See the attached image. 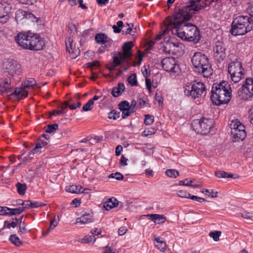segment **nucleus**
Listing matches in <instances>:
<instances>
[{"label":"nucleus","mask_w":253,"mask_h":253,"mask_svg":"<svg viewBox=\"0 0 253 253\" xmlns=\"http://www.w3.org/2000/svg\"><path fill=\"white\" fill-rule=\"evenodd\" d=\"M137 52H138V56H137L138 63L136 64L135 62H133V66H135L137 65H140L141 63L142 60H143V53L140 50H138Z\"/></svg>","instance_id":"51"},{"label":"nucleus","mask_w":253,"mask_h":253,"mask_svg":"<svg viewBox=\"0 0 253 253\" xmlns=\"http://www.w3.org/2000/svg\"><path fill=\"white\" fill-rule=\"evenodd\" d=\"M95 40L97 43L100 44H104L108 41V37L104 33L97 34L95 36Z\"/></svg>","instance_id":"25"},{"label":"nucleus","mask_w":253,"mask_h":253,"mask_svg":"<svg viewBox=\"0 0 253 253\" xmlns=\"http://www.w3.org/2000/svg\"><path fill=\"white\" fill-rule=\"evenodd\" d=\"M28 49L31 50H40L42 49L44 45V41L37 34H32L30 38Z\"/></svg>","instance_id":"15"},{"label":"nucleus","mask_w":253,"mask_h":253,"mask_svg":"<svg viewBox=\"0 0 253 253\" xmlns=\"http://www.w3.org/2000/svg\"><path fill=\"white\" fill-rule=\"evenodd\" d=\"M17 225V223L14 221H12L11 223H8V221L4 222V225L6 226L8 228L10 227L15 228Z\"/></svg>","instance_id":"59"},{"label":"nucleus","mask_w":253,"mask_h":253,"mask_svg":"<svg viewBox=\"0 0 253 253\" xmlns=\"http://www.w3.org/2000/svg\"><path fill=\"white\" fill-rule=\"evenodd\" d=\"M21 67L20 63L11 59L6 60L3 65L4 72L8 74L10 77H13L15 75H19L21 72Z\"/></svg>","instance_id":"11"},{"label":"nucleus","mask_w":253,"mask_h":253,"mask_svg":"<svg viewBox=\"0 0 253 253\" xmlns=\"http://www.w3.org/2000/svg\"><path fill=\"white\" fill-rule=\"evenodd\" d=\"M168 18H169V17H168L164 21L165 29L164 30H163V31L161 32H160L159 34L157 35L155 39L156 40V41H159V40H161L162 39L163 36L166 34L170 30L172 31L173 27L170 26V25H169V24L168 23V21H169Z\"/></svg>","instance_id":"22"},{"label":"nucleus","mask_w":253,"mask_h":253,"mask_svg":"<svg viewBox=\"0 0 253 253\" xmlns=\"http://www.w3.org/2000/svg\"><path fill=\"white\" fill-rule=\"evenodd\" d=\"M145 84L146 88L149 90V92H150L151 90V80L148 78H146L145 79Z\"/></svg>","instance_id":"58"},{"label":"nucleus","mask_w":253,"mask_h":253,"mask_svg":"<svg viewBox=\"0 0 253 253\" xmlns=\"http://www.w3.org/2000/svg\"><path fill=\"white\" fill-rule=\"evenodd\" d=\"M9 209V208L6 207H0V215H9V211L7 210Z\"/></svg>","instance_id":"56"},{"label":"nucleus","mask_w":253,"mask_h":253,"mask_svg":"<svg viewBox=\"0 0 253 253\" xmlns=\"http://www.w3.org/2000/svg\"><path fill=\"white\" fill-rule=\"evenodd\" d=\"M162 64L164 69L167 72L177 73L179 70V66L177 65L175 58L172 57L163 59L162 61Z\"/></svg>","instance_id":"13"},{"label":"nucleus","mask_w":253,"mask_h":253,"mask_svg":"<svg viewBox=\"0 0 253 253\" xmlns=\"http://www.w3.org/2000/svg\"><path fill=\"white\" fill-rule=\"evenodd\" d=\"M38 152V151H34V148L29 152V155L24 157L23 159V163L24 165H26L28 163L30 162L33 159V156L35 153Z\"/></svg>","instance_id":"36"},{"label":"nucleus","mask_w":253,"mask_h":253,"mask_svg":"<svg viewBox=\"0 0 253 253\" xmlns=\"http://www.w3.org/2000/svg\"><path fill=\"white\" fill-rule=\"evenodd\" d=\"M127 82L132 86H136L138 84L137 77L135 74L130 75L127 78Z\"/></svg>","instance_id":"38"},{"label":"nucleus","mask_w":253,"mask_h":253,"mask_svg":"<svg viewBox=\"0 0 253 253\" xmlns=\"http://www.w3.org/2000/svg\"><path fill=\"white\" fill-rule=\"evenodd\" d=\"M11 6L6 2H0V22L5 23L9 19Z\"/></svg>","instance_id":"18"},{"label":"nucleus","mask_w":253,"mask_h":253,"mask_svg":"<svg viewBox=\"0 0 253 253\" xmlns=\"http://www.w3.org/2000/svg\"><path fill=\"white\" fill-rule=\"evenodd\" d=\"M127 28L125 29L122 31V34H129L130 35L133 36L136 32V28H133V24L132 23H126Z\"/></svg>","instance_id":"26"},{"label":"nucleus","mask_w":253,"mask_h":253,"mask_svg":"<svg viewBox=\"0 0 253 253\" xmlns=\"http://www.w3.org/2000/svg\"><path fill=\"white\" fill-rule=\"evenodd\" d=\"M230 127L233 141H242L245 139L246 136L245 127L238 120H232Z\"/></svg>","instance_id":"7"},{"label":"nucleus","mask_w":253,"mask_h":253,"mask_svg":"<svg viewBox=\"0 0 253 253\" xmlns=\"http://www.w3.org/2000/svg\"><path fill=\"white\" fill-rule=\"evenodd\" d=\"M249 118L251 123L253 125V106L249 110Z\"/></svg>","instance_id":"64"},{"label":"nucleus","mask_w":253,"mask_h":253,"mask_svg":"<svg viewBox=\"0 0 253 253\" xmlns=\"http://www.w3.org/2000/svg\"><path fill=\"white\" fill-rule=\"evenodd\" d=\"M189 199H192L194 201H197L200 203H202L204 201H206V200L205 199H204V198L198 197L197 196H194V195H192V196L190 195Z\"/></svg>","instance_id":"57"},{"label":"nucleus","mask_w":253,"mask_h":253,"mask_svg":"<svg viewBox=\"0 0 253 253\" xmlns=\"http://www.w3.org/2000/svg\"><path fill=\"white\" fill-rule=\"evenodd\" d=\"M20 3L26 4H32L36 2L37 0H18Z\"/></svg>","instance_id":"60"},{"label":"nucleus","mask_w":253,"mask_h":253,"mask_svg":"<svg viewBox=\"0 0 253 253\" xmlns=\"http://www.w3.org/2000/svg\"><path fill=\"white\" fill-rule=\"evenodd\" d=\"M109 178H114L117 180H120L124 178V176L120 172H117L112 173L109 175Z\"/></svg>","instance_id":"48"},{"label":"nucleus","mask_w":253,"mask_h":253,"mask_svg":"<svg viewBox=\"0 0 253 253\" xmlns=\"http://www.w3.org/2000/svg\"><path fill=\"white\" fill-rule=\"evenodd\" d=\"M96 239L94 236L92 235H86L84 238L82 239L81 243H88L92 241L95 242Z\"/></svg>","instance_id":"43"},{"label":"nucleus","mask_w":253,"mask_h":253,"mask_svg":"<svg viewBox=\"0 0 253 253\" xmlns=\"http://www.w3.org/2000/svg\"><path fill=\"white\" fill-rule=\"evenodd\" d=\"M115 56L113 57V63L115 65V66H119L121 65L122 63L121 62V60L119 57V55H117V53L115 54Z\"/></svg>","instance_id":"52"},{"label":"nucleus","mask_w":253,"mask_h":253,"mask_svg":"<svg viewBox=\"0 0 253 253\" xmlns=\"http://www.w3.org/2000/svg\"><path fill=\"white\" fill-rule=\"evenodd\" d=\"M10 241L11 243L16 246H20L22 245V242L16 234L11 235L9 238Z\"/></svg>","instance_id":"32"},{"label":"nucleus","mask_w":253,"mask_h":253,"mask_svg":"<svg viewBox=\"0 0 253 253\" xmlns=\"http://www.w3.org/2000/svg\"><path fill=\"white\" fill-rule=\"evenodd\" d=\"M226 49L222 42L217 41L213 48V55L215 59L220 62L225 59L226 56Z\"/></svg>","instance_id":"14"},{"label":"nucleus","mask_w":253,"mask_h":253,"mask_svg":"<svg viewBox=\"0 0 253 253\" xmlns=\"http://www.w3.org/2000/svg\"><path fill=\"white\" fill-rule=\"evenodd\" d=\"M93 221V219L92 218L90 214L89 213L85 212L80 217H78L76 219L75 224L80 223L81 224H85L91 223Z\"/></svg>","instance_id":"20"},{"label":"nucleus","mask_w":253,"mask_h":253,"mask_svg":"<svg viewBox=\"0 0 253 253\" xmlns=\"http://www.w3.org/2000/svg\"><path fill=\"white\" fill-rule=\"evenodd\" d=\"M178 195L179 197L181 198H185L189 199L191 194L186 191L179 190L178 191Z\"/></svg>","instance_id":"50"},{"label":"nucleus","mask_w":253,"mask_h":253,"mask_svg":"<svg viewBox=\"0 0 253 253\" xmlns=\"http://www.w3.org/2000/svg\"><path fill=\"white\" fill-rule=\"evenodd\" d=\"M118 108L120 110V111H124V110L130 108L129 103L128 101L126 100L121 101L118 104Z\"/></svg>","instance_id":"42"},{"label":"nucleus","mask_w":253,"mask_h":253,"mask_svg":"<svg viewBox=\"0 0 253 253\" xmlns=\"http://www.w3.org/2000/svg\"><path fill=\"white\" fill-rule=\"evenodd\" d=\"M68 32L69 34L70 37L66 40L65 44L66 46L67 50L69 52L71 53L72 56V58H74L77 57L80 53V50L79 48H73L72 43L73 39H72L77 33V28L75 24L70 23L68 25Z\"/></svg>","instance_id":"9"},{"label":"nucleus","mask_w":253,"mask_h":253,"mask_svg":"<svg viewBox=\"0 0 253 253\" xmlns=\"http://www.w3.org/2000/svg\"><path fill=\"white\" fill-rule=\"evenodd\" d=\"M247 12L249 14L248 17L253 20V1L248 2L247 4Z\"/></svg>","instance_id":"33"},{"label":"nucleus","mask_w":253,"mask_h":253,"mask_svg":"<svg viewBox=\"0 0 253 253\" xmlns=\"http://www.w3.org/2000/svg\"><path fill=\"white\" fill-rule=\"evenodd\" d=\"M16 16H17L19 14H21L22 16H24V17H26V18H36V17H35V16L31 13L30 12H26V11H17L16 13Z\"/></svg>","instance_id":"44"},{"label":"nucleus","mask_w":253,"mask_h":253,"mask_svg":"<svg viewBox=\"0 0 253 253\" xmlns=\"http://www.w3.org/2000/svg\"><path fill=\"white\" fill-rule=\"evenodd\" d=\"M126 231L127 228L126 227H121L118 230V234L120 236L124 235L126 233Z\"/></svg>","instance_id":"62"},{"label":"nucleus","mask_w":253,"mask_h":253,"mask_svg":"<svg viewBox=\"0 0 253 253\" xmlns=\"http://www.w3.org/2000/svg\"><path fill=\"white\" fill-rule=\"evenodd\" d=\"M118 205V202L116 199L114 198H110L104 205V207L106 210H109Z\"/></svg>","instance_id":"24"},{"label":"nucleus","mask_w":253,"mask_h":253,"mask_svg":"<svg viewBox=\"0 0 253 253\" xmlns=\"http://www.w3.org/2000/svg\"><path fill=\"white\" fill-rule=\"evenodd\" d=\"M94 104V103L91 100H88L83 107V110L84 111H88L92 110V105Z\"/></svg>","instance_id":"46"},{"label":"nucleus","mask_w":253,"mask_h":253,"mask_svg":"<svg viewBox=\"0 0 253 253\" xmlns=\"http://www.w3.org/2000/svg\"><path fill=\"white\" fill-rule=\"evenodd\" d=\"M227 172L224 171H217L215 172V175L218 178H227Z\"/></svg>","instance_id":"53"},{"label":"nucleus","mask_w":253,"mask_h":253,"mask_svg":"<svg viewBox=\"0 0 253 253\" xmlns=\"http://www.w3.org/2000/svg\"><path fill=\"white\" fill-rule=\"evenodd\" d=\"M118 251L116 250H112L110 247L106 246L105 247V251L103 253H117Z\"/></svg>","instance_id":"61"},{"label":"nucleus","mask_w":253,"mask_h":253,"mask_svg":"<svg viewBox=\"0 0 253 253\" xmlns=\"http://www.w3.org/2000/svg\"><path fill=\"white\" fill-rule=\"evenodd\" d=\"M165 173L168 176L171 178H176L179 175V172L173 169H167Z\"/></svg>","instance_id":"34"},{"label":"nucleus","mask_w":253,"mask_h":253,"mask_svg":"<svg viewBox=\"0 0 253 253\" xmlns=\"http://www.w3.org/2000/svg\"><path fill=\"white\" fill-rule=\"evenodd\" d=\"M9 211V215L19 214L24 211V208L19 207L15 209H7Z\"/></svg>","instance_id":"35"},{"label":"nucleus","mask_w":253,"mask_h":253,"mask_svg":"<svg viewBox=\"0 0 253 253\" xmlns=\"http://www.w3.org/2000/svg\"><path fill=\"white\" fill-rule=\"evenodd\" d=\"M82 189V187L81 186L73 185L69 187H67L66 190L72 193H80L83 192V191L81 190Z\"/></svg>","instance_id":"27"},{"label":"nucleus","mask_w":253,"mask_h":253,"mask_svg":"<svg viewBox=\"0 0 253 253\" xmlns=\"http://www.w3.org/2000/svg\"><path fill=\"white\" fill-rule=\"evenodd\" d=\"M194 180V179H189L188 178H186L183 180L179 181V185L190 186V185H191V183H193Z\"/></svg>","instance_id":"47"},{"label":"nucleus","mask_w":253,"mask_h":253,"mask_svg":"<svg viewBox=\"0 0 253 253\" xmlns=\"http://www.w3.org/2000/svg\"><path fill=\"white\" fill-rule=\"evenodd\" d=\"M146 216L149 217V219L157 224L163 223L166 220V217L164 215L159 214H147Z\"/></svg>","instance_id":"21"},{"label":"nucleus","mask_w":253,"mask_h":253,"mask_svg":"<svg viewBox=\"0 0 253 253\" xmlns=\"http://www.w3.org/2000/svg\"><path fill=\"white\" fill-rule=\"evenodd\" d=\"M18 193L20 195H24L27 189V185L25 183L18 182L16 184Z\"/></svg>","instance_id":"29"},{"label":"nucleus","mask_w":253,"mask_h":253,"mask_svg":"<svg viewBox=\"0 0 253 253\" xmlns=\"http://www.w3.org/2000/svg\"><path fill=\"white\" fill-rule=\"evenodd\" d=\"M59 220V216H58V221L56 220L55 218L53 219L50 221V226L44 232H43V234L44 235H46L48 232H49V230L50 229H53L54 228H55L58 224V222Z\"/></svg>","instance_id":"31"},{"label":"nucleus","mask_w":253,"mask_h":253,"mask_svg":"<svg viewBox=\"0 0 253 253\" xmlns=\"http://www.w3.org/2000/svg\"><path fill=\"white\" fill-rule=\"evenodd\" d=\"M201 8V6L195 5L193 1L183 8L175 10V14L168 18L169 25L173 27L172 33L181 39L197 43L201 38L199 30L195 25L184 22L189 20L193 14Z\"/></svg>","instance_id":"1"},{"label":"nucleus","mask_w":253,"mask_h":253,"mask_svg":"<svg viewBox=\"0 0 253 253\" xmlns=\"http://www.w3.org/2000/svg\"><path fill=\"white\" fill-rule=\"evenodd\" d=\"M12 86L11 85V77H3L0 79V93L4 94L11 93L13 95L12 91Z\"/></svg>","instance_id":"17"},{"label":"nucleus","mask_w":253,"mask_h":253,"mask_svg":"<svg viewBox=\"0 0 253 253\" xmlns=\"http://www.w3.org/2000/svg\"><path fill=\"white\" fill-rule=\"evenodd\" d=\"M90 232L92 234V236H94L95 237V235H100L102 232V231L100 229H94L91 230Z\"/></svg>","instance_id":"63"},{"label":"nucleus","mask_w":253,"mask_h":253,"mask_svg":"<svg viewBox=\"0 0 253 253\" xmlns=\"http://www.w3.org/2000/svg\"><path fill=\"white\" fill-rule=\"evenodd\" d=\"M122 117L123 119H126V117H128L130 115V114L133 113V110L131 108H129L128 109L124 110V111H122Z\"/></svg>","instance_id":"49"},{"label":"nucleus","mask_w":253,"mask_h":253,"mask_svg":"<svg viewBox=\"0 0 253 253\" xmlns=\"http://www.w3.org/2000/svg\"><path fill=\"white\" fill-rule=\"evenodd\" d=\"M154 122V117L149 114L145 115L144 124L146 125H150Z\"/></svg>","instance_id":"45"},{"label":"nucleus","mask_w":253,"mask_h":253,"mask_svg":"<svg viewBox=\"0 0 253 253\" xmlns=\"http://www.w3.org/2000/svg\"><path fill=\"white\" fill-rule=\"evenodd\" d=\"M253 28V20L248 15L239 16L232 23L230 33L232 35H243L250 32Z\"/></svg>","instance_id":"3"},{"label":"nucleus","mask_w":253,"mask_h":253,"mask_svg":"<svg viewBox=\"0 0 253 253\" xmlns=\"http://www.w3.org/2000/svg\"><path fill=\"white\" fill-rule=\"evenodd\" d=\"M155 246L161 251H164L166 248V243L163 241L161 243L155 244Z\"/></svg>","instance_id":"54"},{"label":"nucleus","mask_w":253,"mask_h":253,"mask_svg":"<svg viewBox=\"0 0 253 253\" xmlns=\"http://www.w3.org/2000/svg\"><path fill=\"white\" fill-rule=\"evenodd\" d=\"M242 217L245 219H250L253 216V214L252 213L247 212V211H243L241 213Z\"/></svg>","instance_id":"55"},{"label":"nucleus","mask_w":253,"mask_h":253,"mask_svg":"<svg viewBox=\"0 0 253 253\" xmlns=\"http://www.w3.org/2000/svg\"><path fill=\"white\" fill-rule=\"evenodd\" d=\"M58 127V125L57 124L52 125H49L44 127V129L47 133H51L54 131L57 130Z\"/></svg>","instance_id":"37"},{"label":"nucleus","mask_w":253,"mask_h":253,"mask_svg":"<svg viewBox=\"0 0 253 253\" xmlns=\"http://www.w3.org/2000/svg\"><path fill=\"white\" fill-rule=\"evenodd\" d=\"M31 33H20L15 37L17 43L24 49H28Z\"/></svg>","instance_id":"16"},{"label":"nucleus","mask_w":253,"mask_h":253,"mask_svg":"<svg viewBox=\"0 0 253 253\" xmlns=\"http://www.w3.org/2000/svg\"><path fill=\"white\" fill-rule=\"evenodd\" d=\"M133 46V43L132 42H128L125 43L122 47L123 52H126L127 53H132L131 48Z\"/></svg>","instance_id":"30"},{"label":"nucleus","mask_w":253,"mask_h":253,"mask_svg":"<svg viewBox=\"0 0 253 253\" xmlns=\"http://www.w3.org/2000/svg\"><path fill=\"white\" fill-rule=\"evenodd\" d=\"M228 71L234 83L239 82L244 75V69L241 62L235 60L228 64Z\"/></svg>","instance_id":"8"},{"label":"nucleus","mask_w":253,"mask_h":253,"mask_svg":"<svg viewBox=\"0 0 253 253\" xmlns=\"http://www.w3.org/2000/svg\"><path fill=\"white\" fill-rule=\"evenodd\" d=\"M36 84V82L34 78H28L22 84V87L17 88L12 93L19 99H22L27 96L28 91L27 88L33 87Z\"/></svg>","instance_id":"12"},{"label":"nucleus","mask_w":253,"mask_h":253,"mask_svg":"<svg viewBox=\"0 0 253 253\" xmlns=\"http://www.w3.org/2000/svg\"><path fill=\"white\" fill-rule=\"evenodd\" d=\"M184 94L193 99L200 98L204 92L206 87L204 84L201 82H194L186 84L184 87Z\"/></svg>","instance_id":"6"},{"label":"nucleus","mask_w":253,"mask_h":253,"mask_svg":"<svg viewBox=\"0 0 253 253\" xmlns=\"http://www.w3.org/2000/svg\"><path fill=\"white\" fill-rule=\"evenodd\" d=\"M120 117V112L116 110H112L108 113V118L109 119H113L114 120Z\"/></svg>","instance_id":"40"},{"label":"nucleus","mask_w":253,"mask_h":253,"mask_svg":"<svg viewBox=\"0 0 253 253\" xmlns=\"http://www.w3.org/2000/svg\"><path fill=\"white\" fill-rule=\"evenodd\" d=\"M71 99H70L69 100L65 101L64 104L60 106V108H61V111H53L52 115L56 116L64 113V110H65L67 107H69V106H70L69 102L71 101Z\"/></svg>","instance_id":"28"},{"label":"nucleus","mask_w":253,"mask_h":253,"mask_svg":"<svg viewBox=\"0 0 253 253\" xmlns=\"http://www.w3.org/2000/svg\"><path fill=\"white\" fill-rule=\"evenodd\" d=\"M125 86L123 83H119L117 86L114 87L112 88L111 94L115 97L120 96L122 92L125 90Z\"/></svg>","instance_id":"23"},{"label":"nucleus","mask_w":253,"mask_h":253,"mask_svg":"<svg viewBox=\"0 0 253 253\" xmlns=\"http://www.w3.org/2000/svg\"><path fill=\"white\" fill-rule=\"evenodd\" d=\"M192 126L197 133L207 135L213 131V121L211 119L202 118L193 121Z\"/></svg>","instance_id":"5"},{"label":"nucleus","mask_w":253,"mask_h":253,"mask_svg":"<svg viewBox=\"0 0 253 253\" xmlns=\"http://www.w3.org/2000/svg\"><path fill=\"white\" fill-rule=\"evenodd\" d=\"M49 136L46 134H43L38 139V142L34 148V151L39 152L40 149L46 146L49 142Z\"/></svg>","instance_id":"19"},{"label":"nucleus","mask_w":253,"mask_h":253,"mask_svg":"<svg viewBox=\"0 0 253 253\" xmlns=\"http://www.w3.org/2000/svg\"><path fill=\"white\" fill-rule=\"evenodd\" d=\"M191 62L197 71L204 77L208 78L212 74L211 65L205 55L196 52L192 57Z\"/></svg>","instance_id":"4"},{"label":"nucleus","mask_w":253,"mask_h":253,"mask_svg":"<svg viewBox=\"0 0 253 253\" xmlns=\"http://www.w3.org/2000/svg\"><path fill=\"white\" fill-rule=\"evenodd\" d=\"M211 93V100L213 103L217 105L226 104L230 101L231 98L230 84L225 81L214 84Z\"/></svg>","instance_id":"2"},{"label":"nucleus","mask_w":253,"mask_h":253,"mask_svg":"<svg viewBox=\"0 0 253 253\" xmlns=\"http://www.w3.org/2000/svg\"><path fill=\"white\" fill-rule=\"evenodd\" d=\"M221 234L220 231H211L209 233V236L211 237L214 241H218L219 239V236Z\"/></svg>","instance_id":"41"},{"label":"nucleus","mask_w":253,"mask_h":253,"mask_svg":"<svg viewBox=\"0 0 253 253\" xmlns=\"http://www.w3.org/2000/svg\"><path fill=\"white\" fill-rule=\"evenodd\" d=\"M240 99L247 100L253 95V79L247 78L241 88L238 91Z\"/></svg>","instance_id":"10"},{"label":"nucleus","mask_w":253,"mask_h":253,"mask_svg":"<svg viewBox=\"0 0 253 253\" xmlns=\"http://www.w3.org/2000/svg\"><path fill=\"white\" fill-rule=\"evenodd\" d=\"M117 55H119L122 63H123L126 59H129L131 57L132 53H127L126 52H118Z\"/></svg>","instance_id":"39"}]
</instances>
